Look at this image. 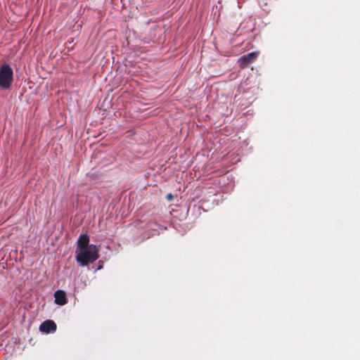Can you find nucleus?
Returning a JSON list of instances; mask_svg holds the SVG:
<instances>
[{
    "mask_svg": "<svg viewBox=\"0 0 360 360\" xmlns=\"http://www.w3.org/2000/svg\"><path fill=\"white\" fill-rule=\"evenodd\" d=\"M98 248L94 245H90L89 248L76 250V261L82 266H87L98 258Z\"/></svg>",
    "mask_w": 360,
    "mask_h": 360,
    "instance_id": "nucleus-1",
    "label": "nucleus"
},
{
    "mask_svg": "<svg viewBox=\"0 0 360 360\" xmlns=\"http://www.w3.org/2000/svg\"><path fill=\"white\" fill-rule=\"evenodd\" d=\"M13 81V70L10 65L4 64L0 68V87L8 89Z\"/></svg>",
    "mask_w": 360,
    "mask_h": 360,
    "instance_id": "nucleus-2",
    "label": "nucleus"
},
{
    "mask_svg": "<svg viewBox=\"0 0 360 360\" xmlns=\"http://www.w3.org/2000/svg\"><path fill=\"white\" fill-rule=\"evenodd\" d=\"M258 54V51H254L240 58L238 62L240 64V67L243 68L251 63L257 58Z\"/></svg>",
    "mask_w": 360,
    "mask_h": 360,
    "instance_id": "nucleus-3",
    "label": "nucleus"
},
{
    "mask_svg": "<svg viewBox=\"0 0 360 360\" xmlns=\"http://www.w3.org/2000/svg\"><path fill=\"white\" fill-rule=\"evenodd\" d=\"M41 332L49 333L54 332L56 330V324L53 321L47 320L44 321L39 326Z\"/></svg>",
    "mask_w": 360,
    "mask_h": 360,
    "instance_id": "nucleus-4",
    "label": "nucleus"
},
{
    "mask_svg": "<svg viewBox=\"0 0 360 360\" xmlns=\"http://www.w3.org/2000/svg\"><path fill=\"white\" fill-rule=\"evenodd\" d=\"M89 236L86 234L81 235L79 237L77 242V246L76 250L89 248L90 246V245H89Z\"/></svg>",
    "mask_w": 360,
    "mask_h": 360,
    "instance_id": "nucleus-5",
    "label": "nucleus"
},
{
    "mask_svg": "<svg viewBox=\"0 0 360 360\" xmlns=\"http://www.w3.org/2000/svg\"><path fill=\"white\" fill-rule=\"evenodd\" d=\"M55 302L59 305H64L67 303L66 294L63 290H58L54 293Z\"/></svg>",
    "mask_w": 360,
    "mask_h": 360,
    "instance_id": "nucleus-6",
    "label": "nucleus"
},
{
    "mask_svg": "<svg viewBox=\"0 0 360 360\" xmlns=\"http://www.w3.org/2000/svg\"><path fill=\"white\" fill-rule=\"evenodd\" d=\"M173 198H174V196H173V195H172V194H171V193L167 194V199L169 201L172 200H173Z\"/></svg>",
    "mask_w": 360,
    "mask_h": 360,
    "instance_id": "nucleus-7",
    "label": "nucleus"
}]
</instances>
